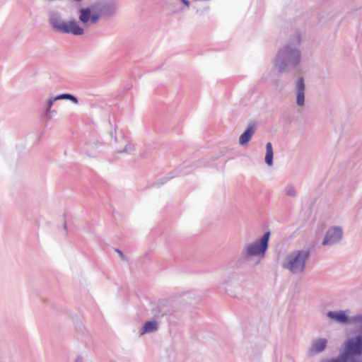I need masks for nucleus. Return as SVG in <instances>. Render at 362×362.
<instances>
[{"label": "nucleus", "mask_w": 362, "mask_h": 362, "mask_svg": "<svg viewBox=\"0 0 362 362\" xmlns=\"http://www.w3.org/2000/svg\"><path fill=\"white\" fill-rule=\"evenodd\" d=\"M269 236L270 232H266L262 238L245 244L240 253V259L252 266L258 265L265 257Z\"/></svg>", "instance_id": "2"}, {"label": "nucleus", "mask_w": 362, "mask_h": 362, "mask_svg": "<svg viewBox=\"0 0 362 362\" xmlns=\"http://www.w3.org/2000/svg\"><path fill=\"white\" fill-rule=\"evenodd\" d=\"M273 148L272 145L270 142H268L266 144V155H265V162L269 166H272L273 165Z\"/></svg>", "instance_id": "14"}, {"label": "nucleus", "mask_w": 362, "mask_h": 362, "mask_svg": "<svg viewBox=\"0 0 362 362\" xmlns=\"http://www.w3.org/2000/svg\"><path fill=\"white\" fill-rule=\"evenodd\" d=\"M226 284H227V281H223V286H224Z\"/></svg>", "instance_id": "25"}, {"label": "nucleus", "mask_w": 362, "mask_h": 362, "mask_svg": "<svg viewBox=\"0 0 362 362\" xmlns=\"http://www.w3.org/2000/svg\"><path fill=\"white\" fill-rule=\"evenodd\" d=\"M93 13H91V18H90V23L94 25L96 24L100 18L102 16V15L98 11H92Z\"/></svg>", "instance_id": "19"}, {"label": "nucleus", "mask_w": 362, "mask_h": 362, "mask_svg": "<svg viewBox=\"0 0 362 362\" xmlns=\"http://www.w3.org/2000/svg\"><path fill=\"white\" fill-rule=\"evenodd\" d=\"M75 362H83V357L81 356H78Z\"/></svg>", "instance_id": "22"}, {"label": "nucleus", "mask_w": 362, "mask_h": 362, "mask_svg": "<svg viewBox=\"0 0 362 362\" xmlns=\"http://www.w3.org/2000/svg\"><path fill=\"white\" fill-rule=\"evenodd\" d=\"M54 99L57 100H69L72 101L74 103L77 104L78 103V100L76 97H75L74 95H71L70 93H62L60 95H58L54 97Z\"/></svg>", "instance_id": "15"}, {"label": "nucleus", "mask_w": 362, "mask_h": 362, "mask_svg": "<svg viewBox=\"0 0 362 362\" xmlns=\"http://www.w3.org/2000/svg\"><path fill=\"white\" fill-rule=\"evenodd\" d=\"M93 8H84L79 11V20L84 24L90 21Z\"/></svg>", "instance_id": "13"}, {"label": "nucleus", "mask_w": 362, "mask_h": 362, "mask_svg": "<svg viewBox=\"0 0 362 362\" xmlns=\"http://www.w3.org/2000/svg\"><path fill=\"white\" fill-rule=\"evenodd\" d=\"M255 132V128L253 124H250L245 131L239 137V144L240 146H245L250 141Z\"/></svg>", "instance_id": "11"}, {"label": "nucleus", "mask_w": 362, "mask_h": 362, "mask_svg": "<svg viewBox=\"0 0 362 362\" xmlns=\"http://www.w3.org/2000/svg\"><path fill=\"white\" fill-rule=\"evenodd\" d=\"M305 85L303 77H299L296 83L295 93L296 95V104L299 107H302L305 104Z\"/></svg>", "instance_id": "10"}, {"label": "nucleus", "mask_w": 362, "mask_h": 362, "mask_svg": "<svg viewBox=\"0 0 362 362\" xmlns=\"http://www.w3.org/2000/svg\"><path fill=\"white\" fill-rule=\"evenodd\" d=\"M116 252H117L120 255V257H121L122 258H124V254H123V252H122L121 250H119L117 249V250H116Z\"/></svg>", "instance_id": "24"}, {"label": "nucleus", "mask_w": 362, "mask_h": 362, "mask_svg": "<svg viewBox=\"0 0 362 362\" xmlns=\"http://www.w3.org/2000/svg\"><path fill=\"white\" fill-rule=\"evenodd\" d=\"M322 362H348V361L346 360L345 358H344V356L341 354H339L337 357L327 358V359L322 361Z\"/></svg>", "instance_id": "18"}, {"label": "nucleus", "mask_w": 362, "mask_h": 362, "mask_svg": "<svg viewBox=\"0 0 362 362\" xmlns=\"http://www.w3.org/2000/svg\"><path fill=\"white\" fill-rule=\"evenodd\" d=\"M310 257V249L294 250L286 255L282 267L292 274H301L305 272Z\"/></svg>", "instance_id": "3"}, {"label": "nucleus", "mask_w": 362, "mask_h": 362, "mask_svg": "<svg viewBox=\"0 0 362 362\" xmlns=\"http://www.w3.org/2000/svg\"><path fill=\"white\" fill-rule=\"evenodd\" d=\"M134 151V146L132 144H127L121 153H131Z\"/></svg>", "instance_id": "21"}, {"label": "nucleus", "mask_w": 362, "mask_h": 362, "mask_svg": "<svg viewBox=\"0 0 362 362\" xmlns=\"http://www.w3.org/2000/svg\"><path fill=\"white\" fill-rule=\"evenodd\" d=\"M350 313L349 310H332L328 311L325 315L332 322L341 324V325H347L351 324L354 325L356 327L358 325H362V315L358 314L356 315H353L349 317L348 314Z\"/></svg>", "instance_id": "6"}, {"label": "nucleus", "mask_w": 362, "mask_h": 362, "mask_svg": "<svg viewBox=\"0 0 362 362\" xmlns=\"http://www.w3.org/2000/svg\"><path fill=\"white\" fill-rule=\"evenodd\" d=\"M49 21L52 29L57 33L74 35H81L84 33V30L75 21H63L61 16L56 11L49 13Z\"/></svg>", "instance_id": "5"}, {"label": "nucleus", "mask_w": 362, "mask_h": 362, "mask_svg": "<svg viewBox=\"0 0 362 362\" xmlns=\"http://www.w3.org/2000/svg\"><path fill=\"white\" fill-rule=\"evenodd\" d=\"M57 101L54 97L50 98L47 103L46 112H55V111H51V107L53 105L54 102Z\"/></svg>", "instance_id": "20"}, {"label": "nucleus", "mask_w": 362, "mask_h": 362, "mask_svg": "<svg viewBox=\"0 0 362 362\" xmlns=\"http://www.w3.org/2000/svg\"><path fill=\"white\" fill-rule=\"evenodd\" d=\"M300 43V34L296 33L289 42L279 49L274 64L279 73H287L300 64L301 61V53L298 48Z\"/></svg>", "instance_id": "1"}, {"label": "nucleus", "mask_w": 362, "mask_h": 362, "mask_svg": "<svg viewBox=\"0 0 362 362\" xmlns=\"http://www.w3.org/2000/svg\"><path fill=\"white\" fill-rule=\"evenodd\" d=\"M152 313L155 317H160L165 315L167 313V310L163 309L162 303H159V304L152 310Z\"/></svg>", "instance_id": "17"}, {"label": "nucleus", "mask_w": 362, "mask_h": 362, "mask_svg": "<svg viewBox=\"0 0 362 362\" xmlns=\"http://www.w3.org/2000/svg\"><path fill=\"white\" fill-rule=\"evenodd\" d=\"M328 340L325 338H318L313 340L308 349V355L313 356L323 352L327 346Z\"/></svg>", "instance_id": "8"}, {"label": "nucleus", "mask_w": 362, "mask_h": 362, "mask_svg": "<svg viewBox=\"0 0 362 362\" xmlns=\"http://www.w3.org/2000/svg\"><path fill=\"white\" fill-rule=\"evenodd\" d=\"M159 324L156 320L146 322L142 327L141 334H145L156 332L158 329Z\"/></svg>", "instance_id": "12"}, {"label": "nucleus", "mask_w": 362, "mask_h": 362, "mask_svg": "<svg viewBox=\"0 0 362 362\" xmlns=\"http://www.w3.org/2000/svg\"><path fill=\"white\" fill-rule=\"evenodd\" d=\"M285 194L288 197H295L297 195L296 187L293 184L287 185L284 188Z\"/></svg>", "instance_id": "16"}, {"label": "nucleus", "mask_w": 362, "mask_h": 362, "mask_svg": "<svg viewBox=\"0 0 362 362\" xmlns=\"http://www.w3.org/2000/svg\"><path fill=\"white\" fill-rule=\"evenodd\" d=\"M93 11H98L103 17H110L116 13V6L112 4L99 3L92 5Z\"/></svg>", "instance_id": "9"}, {"label": "nucleus", "mask_w": 362, "mask_h": 362, "mask_svg": "<svg viewBox=\"0 0 362 362\" xmlns=\"http://www.w3.org/2000/svg\"><path fill=\"white\" fill-rule=\"evenodd\" d=\"M186 6H189V1L188 0H180Z\"/></svg>", "instance_id": "23"}, {"label": "nucleus", "mask_w": 362, "mask_h": 362, "mask_svg": "<svg viewBox=\"0 0 362 362\" xmlns=\"http://www.w3.org/2000/svg\"><path fill=\"white\" fill-rule=\"evenodd\" d=\"M355 337L346 339L340 354L348 362H362V325L356 327Z\"/></svg>", "instance_id": "4"}, {"label": "nucleus", "mask_w": 362, "mask_h": 362, "mask_svg": "<svg viewBox=\"0 0 362 362\" xmlns=\"http://www.w3.org/2000/svg\"><path fill=\"white\" fill-rule=\"evenodd\" d=\"M343 229L341 226H332L327 230L322 242L323 246H332L339 244L343 239Z\"/></svg>", "instance_id": "7"}]
</instances>
